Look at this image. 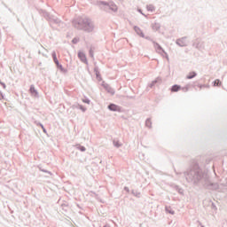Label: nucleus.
Returning <instances> with one entry per match:
<instances>
[{
	"mask_svg": "<svg viewBox=\"0 0 227 227\" xmlns=\"http://www.w3.org/2000/svg\"><path fill=\"white\" fill-rule=\"evenodd\" d=\"M106 8H109L112 12H118V6L116 4L106 5Z\"/></svg>",
	"mask_w": 227,
	"mask_h": 227,
	"instance_id": "4",
	"label": "nucleus"
},
{
	"mask_svg": "<svg viewBox=\"0 0 227 227\" xmlns=\"http://www.w3.org/2000/svg\"><path fill=\"white\" fill-rule=\"evenodd\" d=\"M52 58H53V60L58 59V58L56 57V53L52 54Z\"/></svg>",
	"mask_w": 227,
	"mask_h": 227,
	"instance_id": "14",
	"label": "nucleus"
},
{
	"mask_svg": "<svg viewBox=\"0 0 227 227\" xmlns=\"http://www.w3.org/2000/svg\"><path fill=\"white\" fill-rule=\"evenodd\" d=\"M177 43H180V41H177Z\"/></svg>",
	"mask_w": 227,
	"mask_h": 227,
	"instance_id": "17",
	"label": "nucleus"
},
{
	"mask_svg": "<svg viewBox=\"0 0 227 227\" xmlns=\"http://www.w3.org/2000/svg\"><path fill=\"white\" fill-rule=\"evenodd\" d=\"M80 150H81V152H86V147L82 146V147L80 148Z\"/></svg>",
	"mask_w": 227,
	"mask_h": 227,
	"instance_id": "13",
	"label": "nucleus"
},
{
	"mask_svg": "<svg viewBox=\"0 0 227 227\" xmlns=\"http://www.w3.org/2000/svg\"><path fill=\"white\" fill-rule=\"evenodd\" d=\"M96 75H97L98 81H102V78H100V76L98 75V73H97Z\"/></svg>",
	"mask_w": 227,
	"mask_h": 227,
	"instance_id": "15",
	"label": "nucleus"
},
{
	"mask_svg": "<svg viewBox=\"0 0 227 227\" xmlns=\"http://www.w3.org/2000/svg\"><path fill=\"white\" fill-rule=\"evenodd\" d=\"M180 90H182V87L179 86V85H173L172 88H171L172 92L180 91Z\"/></svg>",
	"mask_w": 227,
	"mask_h": 227,
	"instance_id": "5",
	"label": "nucleus"
},
{
	"mask_svg": "<svg viewBox=\"0 0 227 227\" xmlns=\"http://www.w3.org/2000/svg\"><path fill=\"white\" fill-rule=\"evenodd\" d=\"M74 27L77 29H83V31H91L93 29V25H91V22L88 19H80L78 21H74Z\"/></svg>",
	"mask_w": 227,
	"mask_h": 227,
	"instance_id": "1",
	"label": "nucleus"
},
{
	"mask_svg": "<svg viewBox=\"0 0 227 227\" xmlns=\"http://www.w3.org/2000/svg\"><path fill=\"white\" fill-rule=\"evenodd\" d=\"M193 77H196V73L195 72H191L189 74L186 76V79H193Z\"/></svg>",
	"mask_w": 227,
	"mask_h": 227,
	"instance_id": "7",
	"label": "nucleus"
},
{
	"mask_svg": "<svg viewBox=\"0 0 227 227\" xmlns=\"http://www.w3.org/2000/svg\"><path fill=\"white\" fill-rule=\"evenodd\" d=\"M78 58L81 59V61H82L83 63H87V59H86V55L83 53V52H82V51H80L79 53H78Z\"/></svg>",
	"mask_w": 227,
	"mask_h": 227,
	"instance_id": "3",
	"label": "nucleus"
},
{
	"mask_svg": "<svg viewBox=\"0 0 227 227\" xmlns=\"http://www.w3.org/2000/svg\"><path fill=\"white\" fill-rule=\"evenodd\" d=\"M83 102H84L85 104H90V100H88V99L83 100Z\"/></svg>",
	"mask_w": 227,
	"mask_h": 227,
	"instance_id": "16",
	"label": "nucleus"
},
{
	"mask_svg": "<svg viewBox=\"0 0 227 227\" xmlns=\"http://www.w3.org/2000/svg\"><path fill=\"white\" fill-rule=\"evenodd\" d=\"M137 34L139 35V36H142V38H145V34H143V32H137Z\"/></svg>",
	"mask_w": 227,
	"mask_h": 227,
	"instance_id": "11",
	"label": "nucleus"
},
{
	"mask_svg": "<svg viewBox=\"0 0 227 227\" xmlns=\"http://www.w3.org/2000/svg\"><path fill=\"white\" fill-rule=\"evenodd\" d=\"M153 29H154V31H159V29H160V25L155 23L153 27Z\"/></svg>",
	"mask_w": 227,
	"mask_h": 227,
	"instance_id": "8",
	"label": "nucleus"
},
{
	"mask_svg": "<svg viewBox=\"0 0 227 227\" xmlns=\"http://www.w3.org/2000/svg\"><path fill=\"white\" fill-rule=\"evenodd\" d=\"M30 93L33 95V97H36L38 95V92L36 91V89H35V86L30 87Z\"/></svg>",
	"mask_w": 227,
	"mask_h": 227,
	"instance_id": "6",
	"label": "nucleus"
},
{
	"mask_svg": "<svg viewBox=\"0 0 227 227\" xmlns=\"http://www.w3.org/2000/svg\"><path fill=\"white\" fill-rule=\"evenodd\" d=\"M146 125H147V127H150V125H152V122H150V120L146 121Z\"/></svg>",
	"mask_w": 227,
	"mask_h": 227,
	"instance_id": "12",
	"label": "nucleus"
},
{
	"mask_svg": "<svg viewBox=\"0 0 227 227\" xmlns=\"http://www.w3.org/2000/svg\"><path fill=\"white\" fill-rule=\"evenodd\" d=\"M108 109H110V111H117V112H120L121 111V108L114 104H111L109 106H108Z\"/></svg>",
	"mask_w": 227,
	"mask_h": 227,
	"instance_id": "2",
	"label": "nucleus"
},
{
	"mask_svg": "<svg viewBox=\"0 0 227 227\" xmlns=\"http://www.w3.org/2000/svg\"><path fill=\"white\" fill-rule=\"evenodd\" d=\"M53 61L57 65V67H59V68H61V66H59V61L58 60V59H55Z\"/></svg>",
	"mask_w": 227,
	"mask_h": 227,
	"instance_id": "10",
	"label": "nucleus"
},
{
	"mask_svg": "<svg viewBox=\"0 0 227 227\" xmlns=\"http://www.w3.org/2000/svg\"><path fill=\"white\" fill-rule=\"evenodd\" d=\"M221 84H222V82H221L220 80H215V81L214 82V86H221Z\"/></svg>",
	"mask_w": 227,
	"mask_h": 227,
	"instance_id": "9",
	"label": "nucleus"
}]
</instances>
